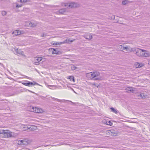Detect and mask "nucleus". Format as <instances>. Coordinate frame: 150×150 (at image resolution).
<instances>
[{
  "mask_svg": "<svg viewBox=\"0 0 150 150\" xmlns=\"http://www.w3.org/2000/svg\"><path fill=\"white\" fill-rule=\"evenodd\" d=\"M0 133H3L5 138L12 137L13 134L12 132L4 130H2L1 132H0Z\"/></svg>",
  "mask_w": 150,
  "mask_h": 150,
  "instance_id": "7ed1b4c3",
  "label": "nucleus"
},
{
  "mask_svg": "<svg viewBox=\"0 0 150 150\" xmlns=\"http://www.w3.org/2000/svg\"><path fill=\"white\" fill-rule=\"evenodd\" d=\"M1 13L3 16H4L6 14V12L5 11H2Z\"/></svg>",
  "mask_w": 150,
  "mask_h": 150,
  "instance_id": "c756f323",
  "label": "nucleus"
},
{
  "mask_svg": "<svg viewBox=\"0 0 150 150\" xmlns=\"http://www.w3.org/2000/svg\"><path fill=\"white\" fill-rule=\"evenodd\" d=\"M30 107V111L32 112L37 113H42L43 111L42 109L38 107L32 106H31Z\"/></svg>",
  "mask_w": 150,
  "mask_h": 150,
  "instance_id": "f03ea898",
  "label": "nucleus"
},
{
  "mask_svg": "<svg viewBox=\"0 0 150 150\" xmlns=\"http://www.w3.org/2000/svg\"><path fill=\"white\" fill-rule=\"evenodd\" d=\"M85 38L88 40H90L92 38V36L91 35L89 34L87 35H85Z\"/></svg>",
  "mask_w": 150,
  "mask_h": 150,
  "instance_id": "2eb2a0df",
  "label": "nucleus"
},
{
  "mask_svg": "<svg viewBox=\"0 0 150 150\" xmlns=\"http://www.w3.org/2000/svg\"><path fill=\"white\" fill-rule=\"evenodd\" d=\"M26 76L27 78L29 79V77H28L27 76Z\"/></svg>",
  "mask_w": 150,
  "mask_h": 150,
  "instance_id": "c9c22d12",
  "label": "nucleus"
},
{
  "mask_svg": "<svg viewBox=\"0 0 150 150\" xmlns=\"http://www.w3.org/2000/svg\"><path fill=\"white\" fill-rule=\"evenodd\" d=\"M64 4V6L65 7H67V8H75L77 7L78 6V4L74 2H71L70 3H66Z\"/></svg>",
  "mask_w": 150,
  "mask_h": 150,
  "instance_id": "423d86ee",
  "label": "nucleus"
},
{
  "mask_svg": "<svg viewBox=\"0 0 150 150\" xmlns=\"http://www.w3.org/2000/svg\"><path fill=\"white\" fill-rule=\"evenodd\" d=\"M134 51L136 52V55L138 57H146L150 56V53L149 52L143 49L136 48Z\"/></svg>",
  "mask_w": 150,
  "mask_h": 150,
  "instance_id": "f257e3e1",
  "label": "nucleus"
},
{
  "mask_svg": "<svg viewBox=\"0 0 150 150\" xmlns=\"http://www.w3.org/2000/svg\"><path fill=\"white\" fill-rule=\"evenodd\" d=\"M138 67H141L143 66V64L142 63L139 64V63H138Z\"/></svg>",
  "mask_w": 150,
  "mask_h": 150,
  "instance_id": "cd10ccee",
  "label": "nucleus"
},
{
  "mask_svg": "<svg viewBox=\"0 0 150 150\" xmlns=\"http://www.w3.org/2000/svg\"><path fill=\"white\" fill-rule=\"evenodd\" d=\"M107 124L108 125L111 126L112 125V123L110 121H109L107 122Z\"/></svg>",
  "mask_w": 150,
  "mask_h": 150,
  "instance_id": "bb28decb",
  "label": "nucleus"
},
{
  "mask_svg": "<svg viewBox=\"0 0 150 150\" xmlns=\"http://www.w3.org/2000/svg\"><path fill=\"white\" fill-rule=\"evenodd\" d=\"M66 9H62L59 10V13L61 14H63L65 12Z\"/></svg>",
  "mask_w": 150,
  "mask_h": 150,
  "instance_id": "a211bd4d",
  "label": "nucleus"
},
{
  "mask_svg": "<svg viewBox=\"0 0 150 150\" xmlns=\"http://www.w3.org/2000/svg\"><path fill=\"white\" fill-rule=\"evenodd\" d=\"M17 33H18V35L24 34L25 33L24 31H21L17 30Z\"/></svg>",
  "mask_w": 150,
  "mask_h": 150,
  "instance_id": "4be33fe9",
  "label": "nucleus"
},
{
  "mask_svg": "<svg viewBox=\"0 0 150 150\" xmlns=\"http://www.w3.org/2000/svg\"><path fill=\"white\" fill-rule=\"evenodd\" d=\"M100 73L98 72H90L88 74V76L91 79H93L99 76Z\"/></svg>",
  "mask_w": 150,
  "mask_h": 150,
  "instance_id": "20e7f679",
  "label": "nucleus"
},
{
  "mask_svg": "<svg viewBox=\"0 0 150 150\" xmlns=\"http://www.w3.org/2000/svg\"><path fill=\"white\" fill-rule=\"evenodd\" d=\"M122 4L123 5H125L126 4V2H125V1H123L122 2Z\"/></svg>",
  "mask_w": 150,
  "mask_h": 150,
  "instance_id": "2f4dec72",
  "label": "nucleus"
},
{
  "mask_svg": "<svg viewBox=\"0 0 150 150\" xmlns=\"http://www.w3.org/2000/svg\"><path fill=\"white\" fill-rule=\"evenodd\" d=\"M134 89H135V88L132 87H128L126 88L125 90H126V92H132L133 93V92L134 91Z\"/></svg>",
  "mask_w": 150,
  "mask_h": 150,
  "instance_id": "1a4fd4ad",
  "label": "nucleus"
},
{
  "mask_svg": "<svg viewBox=\"0 0 150 150\" xmlns=\"http://www.w3.org/2000/svg\"><path fill=\"white\" fill-rule=\"evenodd\" d=\"M22 6V4H20V5L17 4L16 5V7L17 8H18L20 7H21Z\"/></svg>",
  "mask_w": 150,
  "mask_h": 150,
  "instance_id": "c85d7f7f",
  "label": "nucleus"
},
{
  "mask_svg": "<svg viewBox=\"0 0 150 150\" xmlns=\"http://www.w3.org/2000/svg\"><path fill=\"white\" fill-rule=\"evenodd\" d=\"M51 86V87L54 86H52V85H50V86Z\"/></svg>",
  "mask_w": 150,
  "mask_h": 150,
  "instance_id": "f704fd0d",
  "label": "nucleus"
},
{
  "mask_svg": "<svg viewBox=\"0 0 150 150\" xmlns=\"http://www.w3.org/2000/svg\"><path fill=\"white\" fill-rule=\"evenodd\" d=\"M96 79V80H100V78H96V79Z\"/></svg>",
  "mask_w": 150,
  "mask_h": 150,
  "instance_id": "72a5a7b5",
  "label": "nucleus"
},
{
  "mask_svg": "<svg viewBox=\"0 0 150 150\" xmlns=\"http://www.w3.org/2000/svg\"><path fill=\"white\" fill-rule=\"evenodd\" d=\"M123 51L124 50L125 51H127L129 49L127 47H124L123 46V47L122 48Z\"/></svg>",
  "mask_w": 150,
  "mask_h": 150,
  "instance_id": "393cba45",
  "label": "nucleus"
},
{
  "mask_svg": "<svg viewBox=\"0 0 150 150\" xmlns=\"http://www.w3.org/2000/svg\"><path fill=\"white\" fill-rule=\"evenodd\" d=\"M1 132V131H0V132ZM0 134H3V133H0Z\"/></svg>",
  "mask_w": 150,
  "mask_h": 150,
  "instance_id": "e433bc0d",
  "label": "nucleus"
},
{
  "mask_svg": "<svg viewBox=\"0 0 150 150\" xmlns=\"http://www.w3.org/2000/svg\"><path fill=\"white\" fill-rule=\"evenodd\" d=\"M22 83L25 86L30 87L35 85L36 84V83L35 82H33L28 81H25L24 82Z\"/></svg>",
  "mask_w": 150,
  "mask_h": 150,
  "instance_id": "0eeeda50",
  "label": "nucleus"
},
{
  "mask_svg": "<svg viewBox=\"0 0 150 150\" xmlns=\"http://www.w3.org/2000/svg\"><path fill=\"white\" fill-rule=\"evenodd\" d=\"M52 99H54V100H56L58 102H60V101L61 100L59 99H57V98H52Z\"/></svg>",
  "mask_w": 150,
  "mask_h": 150,
  "instance_id": "7c9ffc66",
  "label": "nucleus"
},
{
  "mask_svg": "<svg viewBox=\"0 0 150 150\" xmlns=\"http://www.w3.org/2000/svg\"><path fill=\"white\" fill-rule=\"evenodd\" d=\"M70 80V81H72L73 82H75V80L74 79V77L73 76H69L68 78Z\"/></svg>",
  "mask_w": 150,
  "mask_h": 150,
  "instance_id": "6ab92c4d",
  "label": "nucleus"
},
{
  "mask_svg": "<svg viewBox=\"0 0 150 150\" xmlns=\"http://www.w3.org/2000/svg\"><path fill=\"white\" fill-rule=\"evenodd\" d=\"M118 47L119 50L122 51H123L122 48L123 47V45H119L118 46Z\"/></svg>",
  "mask_w": 150,
  "mask_h": 150,
  "instance_id": "5701e85b",
  "label": "nucleus"
},
{
  "mask_svg": "<svg viewBox=\"0 0 150 150\" xmlns=\"http://www.w3.org/2000/svg\"><path fill=\"white\" fill-rule=\"evenodd\" d=\"M17 1L23 3H25L28 2L30 1V0H17Z\"/></svg>",
  "mask_w": 150,
  "mask_h": 150,
  "instance_id": "f3484780",
  "label": "nucleus"
},
{
  "mask_svg": "<svg viewBox=\"0 0 150 150\" xmlns=\"http://www.w3.org/2000/svg\"><path fill=\"white\" fill-rule=\"evenodd\" d=\"M46 36V34L43 33L42 35H41V36L42 37Z\"/></svg>",
  "mask_w": 150,
  "mask_h": 150,
  "instance_id": "473e14b6",
  "label": "nucleus"
},
{
  "mask_svg": "<svg viewBox=\"0 0 150 150\" xmlns=\"http://www.w3.org/2000/svg\"><path fill=\"white\" fill-rule=\"evenodd\" d=\"M106 133L108 134L113 136H115L117 135V131L116 130H114L111 129V130H108L106 132Z\"/></svg>",
  "mask_w": 150,
  "mask_h": 150,
  "instance_id": "39448f33",
  "label": "nucleus"
},
{
  "mask_svg": "<svg viewBox=\"0 0 150 150\" xmlns=\"http://www.w3.org/2000/svg\"><path fill=\"white\" fill-rule=\"evenodd\" d=\"M42 58L41 57H34L33 59L34 61V64L36 65H38L39 64V62L42 60Z\"/></svg>",
  "mask_w": 150,
  "mask_h": 150,
  "instance_id": "6e6552de",
  "label": "nucleus"
},
{
  "mask_svg": "<svg viewBox=\"0 0 150 150\" xmlns=\"http://www.w3.org/2000/svg\"><path fill=\"white\" fill-rule=\"evenodd\" d=\"M27 24H28V26L30 27H34L36 25L34 24V23L30 21L27 22Z\"/></svg>",
  "mask_w": 150,
  "mask_h": 150,
  "instance_id": "ddd939ff",
  "label": "nucleus"
},
{
  "mask_svg": "<svg viewBox=\"0 0 150 150\" xmlns=\"http://www.w3.org/2000/svg\"><path fill=\"white\" fill-rule=\"evenodd\" d=\"M17 54L19 55H22L23 54V52L20 49L14 48Z\"/></svg>",
  "mask_w": 150,
  "mask_h": 150,
  "instance_id": "9b49d317",
  "label": "nucleus"
},
{
  "mask_svg": "<svg viewBox=\"0 0 150 150\" xmlns=\"http://www.w3.org/2000/svg\"><path fill=\"white\" fill-rule=\"evenodd\" d=\"M12 34H14L16 36L18 35V33H17V30L14 31L12 33Z\"/></svg>",
  "mask_w": 150,
  "mask_h": 150,
  "instance_id": "a878e982",
  "label": "nucleus"
},
{
  "mask_svg": "<svg viewBox=\"0 0 150 150\" xmlns=\"http://www.w3.org/2000/svg\"><path fill=\"white\" fill-rule=\"evenodd\" d=\"M52 52V54H59V51L57 49H55L54 48H51L49 49Z\"/></svg>",
  "mask_w": 150,
  "mask_h": 150,
  "instance_id": "9d476101",
  "label": "nucleus"
},
{
  "mask_svg": "<svg viewBox=\"0 0 150 150\" xmlns=\"http://www.w3.org/2000/svg\"><path fill=\"white\" fill-rule=\"evenodd\" d=\"M77 67H76L74 65H72L71 66V69L72 70H75L76 69H77Z\"/></svg>",
  "mask_w": 150,
  "mask_h": 150,
  "instance_id": "b1692460",
  "label": "nucleus"
},
{
  "mask_svg": "<svg viewBox=\"0 0 150 150\" xmlns=\"http://www.w3.org/2000/svg\"><path fill=\"white\" fill-rule=\"evenodd\" d=\"M110 109L112 112L115 113V114H117L119 112V111L118 110L112 107Z\"/></svg>",
  "mask_w": 150,
  "mask_h": 150,
  "instance_id": "dca6fc26",
  "label": "nucleus"
},
{
  "mask_svg": "<svg viewBox=\"0 0 150 150\" xmlns=\"http://www.w3.org/2000/svg\"><path fill=\"white\" fill-rule=\"evenodd\" d=\"M73 40H70L69 39H67L65 40L64 42H60V43H59L58 42V44H63L65 43H69V42H73Z\"/></svg>",
  "mask_w": 150,
  "mask_h": 150,
  "instance_id": "f8f14e48",
  "label": "nucleus"
},
{
  "mask_svg": "<svg viewBox=\"0 0 150 150\" xmlns=\"http://www.w3.org/2000/svg\"><path fill=\"white\" fill-rule=\"evenodd\" d=\"M141 95H142V97H141V98H147L148 97V96L147 95L146 93H141Z\"/></svg>",
  "mask_w": 150,
  "mask_h": 150,
  "instance_id": "4468645a",
  "label": "nucleus"
},
{
  "mask_svg": "<svg viewBox=\"0 0 150 150\" xmlns=\"http://www.w3.org/2000/svg\"><path fill=\"white\" fill-rule=\"evenodd\" d=\"M24 141L23 140H20L17 141V143L19 145L24 144Z\"/></svg>",
  "mask_w": 150,
  "mask_h": 150,
  "instance_id": "aec40b11",
  "label": "nucleus"
},
{
  "mask_svg": "<svg viewBox=\"0 0 150 150\" xmlns=\"http://www.w3.org/2000/svg\"><path fill=\"white\" fill-rule=\"evenodd\" d=\"M136 96L137 97L138 99H141L142 97L141 93H138L136 94Z\"/></svg>",
  "mask_w": 150,
  "mask_h": 150,
  "instance_id": "412c9836",
  "label": "nucleus"
}]
</instances>
